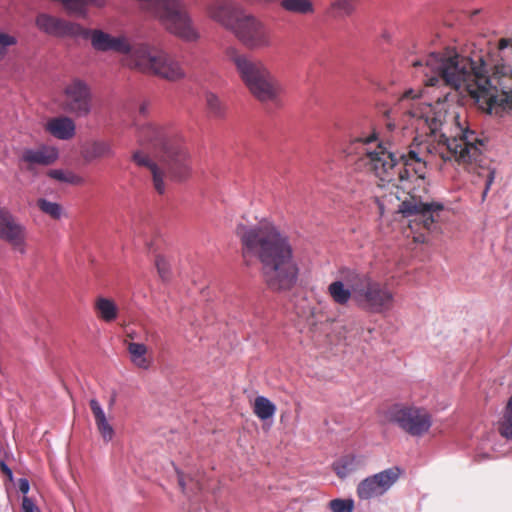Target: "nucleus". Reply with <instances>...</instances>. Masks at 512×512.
<instances>
[{
	"mask_svg": "<svg viewBox=\"0 0 512 512\" xmlns=\"http://www.w3.org/2000/svg\"><path fill=\"white\" fill-rule=\"evenodd\" d=\"M413 66L422 69L427 86L443 83L454 90L464 87L475 105L487 114L501 117L512 111V68L505 63L489 67L481 55L432 53L424 64L418 60Z\"/></svg>",
	"mask_w": 512,
	"mask_h": 512,
	"instance_id": "nucleus-1",
	"label": "nucleus"
},
{
	"mask_svg": "<svg viewBox=\"0 0 512 512\" xmlns=\"http://www.w3.org/2000/svg\"><path fill=\"white\" fill-rule=\"evenodd\" d=\"M446 113L429 106L428 111L421 116L429 130V140L426 143L410 146L407 154L397 156L395 152L379 143L377 148L367 151L370 168L382 182L396 185L410 178V169L418 179L424 180L426 174V160L420 156L422 149L430 155H438L443 161L455 160L464 164H478L481 160L482 141L475 137V133L466 129L460 138L447 137L439 133Z\"/></svg>",
	"mask_w": 512,
	"mask_h": 512,
	"instance_id": "nucleus-2",
	"label": "nucleus"
},
{
	"mask_svg": "<svg viewBox=\"0 0 512 512\" xmlns=\"http://www.w3.org/2000/svg\"><path fill=\"white\" fill-rule=\"evenodd\" d=\"M244 258H257L270 289H290L297 280L298 267L288 237L267 219L250 223L242 219L235 228Z\"/></svg>",
	"mask_w": 512,
	"mask_h": 512,
	"instance_id": "nucleus-3",
	"label": "nucleus"
},
{
	"mask_svg": "<svg viewBox=\"0 0 512 512\" xmlns=\"http://www.w3.org/2000/svg\"><path fill=\"white\" fill-rule=\"evenodd\" d=\"M139 138L155 150L158 162L140 151L134 152L132 159L137 165L151 171L154 188L159 194L165 192V179L184 181L189 177V154L172 130L148 123L139 130Z\"/></svg>",
	"mask_w": 512,
	"mask_h": 512,
	"instance_id": "nucleus-4",
	"label": "nucleus"
},
{
	"mask_svg": "<svg viewBox=\"0 0 512 512\" xmlns=\"http://www.w3.org/2000/svg\"><path fill=\"white\" fill-rule=\"evenodd\" d=\"M229 58L240 80L256 100L261 103L278 101L283 92L282 84L262 60L238 52H232Z\"/></svg>",
	"mask_w": 512,
	"mask_h": 512,
	"instance_id": "nucleus-5",
	"label": "nucleus"
},
{
	"mask_svg": "<svg viewBox=\"0 0 512 512\" xmlns=\"http://www.w3.org/2000/svg\"><path fill=\"white\" fill-rule=\"evenodd\" d=\"M131 68L168 81H178L186 76L182 64L174 55L147 43L135 45Z\"/></svg>",
	"mask_w": 512,
	"mask_h": 512,
	"instance_id": "nucleus-6",
	"label": "nucleus"
},
{
	"mask_svg": "<svg viewBox=\"0 0 512 512\" xmlns=\"http://www.w3.org/2000/svg\"><path fill=\"white\" fill-rule=\"evenodd\" d=\"M93 94L89 84L78 77L71 79L64 87L61 109L76 118H86L93 108Z\"/></svg>",
	"mask_w": 512,
	"mask_h": 512,
	"instance_id": "nucleus-7",
	"label": "nucleus"
},
{
	"mask_svg": "<svg viewBox=\"0 0 512 512\" xmlns=\"http://www.w3.org/2000/svg\"><path fill=\"white\" fill-rule=\"evenodd\" d=\"M387 419L414 437L424 435L432 425L429 412L417 406L394 405L388 410Z\"/></svg>",
	"mask_w": 512,
	"mask_h": 512,
	"instance_id": "nucleus-8",
	"label": "nucleus"
},
{
	"mask_svg": "<svg viewBox=\"0 0 512 512\" xmlns=\"http://www.w3.org/2000/svg\"><path fill=\"white\" fill-rule=\"evenodd\" d=\"M78 37L89 39L92 48L97 52H115L125 55L127 65L131 67L133 52L137 43H130L126 36H113L101 29H86L80 25Z\"/></svg>",
	"mask_w": 512,
	"mask_h": 512,
	"instance_id": "nucleus-9",
	"label": "nucleus"
},
{
	"mask_svg": "<svg viewBox=\"0 0 512 512\" xmlns=\"http://www.w3.org/2000/svg\"><path fill=\"white\" fill-rule=\"evenodd\" d=\"M233 34L248 49L261 50L272 46V32L264 22L246 12Z\"/></svg>",
	"mask_w": 512,
	"mask_h": 512,
	"instance_id": "nucleus-10",
	"label": "nucleus"
},
{
	"mask_svg": "<svg viewBox=\"0 0 512 512\" xmlns=\"http://www.w3.org/2000/svg\"><path fill=\"white\" fill-rule=\"evenodd\" d=\"M393 300V293L387 285L369 278L362 290L357 291L355 302L367 312L383 313L392 307Z\"/></svg>",
	"mask_w": 512,
	"mask_h": 512,
	"instance_id": "nucleus-11",
	"label": "nucleus"
},
{
	"mask_svg": "<svg viewBox=\"0 0 512 512\" xmlns=\"http://www.w3.org/2000/svg\"><path fill=\"white\" fill-rule=\"evenodd\" d=\"M400 474L399 467H390L364 478L357 486V496L365 501L383 496L398 481Z\"/></svg>",
	"mask_w": 512,
	"mask_h": 512,
	"instance_id": "nucleus-12",
	"label": "nucleus"
},
{
	"mask_svg": "<svg viewBox=\"0 0 512 512\" xmlns=\"http://www.w3.org/2000/svg\"><path fill=\"white\" fill-rule=\"evenodd\" d=\"M0 239L21 255L27 253V229L10 211L0 209Z\"/></svg>",
	"mask_w": 512,
	"mask_h": 512,
	"instance_id": "nucleus-13",
	"label": "nucleus"
},
{
	"mask_svg": "<svg viewBox=\"0 0 512 512\" xmlns=\"http://www.w3.org/2000/svg\"><path fill=\"white\" fill-rule=\"evenodd\" d=\"M208 16L226 29L234 32L246 11L230 0H215L207 6Z\"/></svg>",
	"mask_w": 512,
	"mask_h": 512,
	"instance_id": "nucleus-14",
	"label": "nucleus"
},
{
	"mask_svg": "<svg viewBox=\"0 0 512 512\" xmlns=\"http://www.w3.org/2000/svg\"><path fill=\"white\" fill-rule=\"evenodd\" d=\"M442 209L443 205L441 203L422 202L416 197L411 196L409 199L401 202L398 207V212L404 217L414 216L415 220L421 222L426 229H430L435 222L433 213L441 211Z\"/></svg>",
	"mask_w": 512,
	"mask_h": 512,
	"instance_id": "nucleus-15",
	"label": "nucleus"
},
{
	"mask_svg": "<svg viewBox=\"0 0 512 512\" xmlns=\"http://www.w3.org/2000/svg\"><path fill=\"white\" fill-rule=\"evenodd\" d=\"M36 27L43 33L57 37H78L80 24L66 21L48 13H39L35 18Z\"/></svg>",
	"mask_w": 512,
	"mask_h": 512,
	"instance_id": "nucleus-16",
	"label": "nucleus"
},
{
	"mask_svg": "<svg viewBox=\"0 0 512 512\" xmlns=\"http://www.w3.org/2000/svg\"><path fill=\"white\" fill-rule=\"evenodd\" d=\"M58 158V151L54 147L40 146L38 148H25L21 151L19 160L29 168L33 166H47Z\"/></svg>",
	"mask_w": 512,
	"mask_h": 512,
	"instance_id": "nucleus-17",
	"label": "nucleus"
},
{
	"mask_svg": "<svg viewBox=\"0 0 512 512\" xmlns=\"http://www.w3.org/2000/svg\"><path fill=\"white\" fill-rule=\"evenodd\" d=\"M75 129L74 121L67 116L53 118L46 124V130L61 140L72 138L75 134Z\"/></svg>",
	"mask_w": 512,
	"mask_h": 512,
	"instance_id": "nucleus-18",
	"label": "nucleus"
},
{
	"mask_svg": "<svg viewBox=\"0 0 512 512\" xmlns=\"http://www.w3.org/2000/svg\"><path fill=\"white\" fill-rule=\"evenodd\" d=\"M368 279L369 277L365 274L349 267L341 268L336 278L337 281L343 282V285L355 292V298L357 297V291L362 290Z\"/></svg>",
	"mask_w": 512,
	"mask_h": 512,
	"instance_id": "nucleus-19",
	"label": "nucleus"
},
{
	"mask_svg": "<svg viewBox=\"0 0 512 512\" xmlns=\"http://www.w3.org/2000/svg\"><path fill=\"white\" fill-rule=\"evenodd\" d=\"M114 154L112 144L105 140L93 141L82 150V157L88 163L104 157H113Z\"/></svg>",
	"mask_w": 512,
	"mask_h": 512,
	"instance_id": "nucleus-20",
	"label": "nucleus"
},
{
	"mask_svg": "<svg viewBox=\"0 0 512 512\" xmlns=\"http://www.w3.org/2000/svg\"><path fill=\"white\" fill-rule=\"evenodd\" d=\"M365 466V458L358 455H346L334 463V471L340 478H346Z\"/></svg>",
	"mask_w": 512,
	"mask_h": 512,
	"instance_id": "nucleus-21",
	"label": "nucleus"
},
{
	"mask_svg": "<svg viewBox=\"0 0 512 512\" xmlns=\"http://www.w3.org/2000/svg\"><path fill=\"white\" fill-rule=\"evenodd\" d=\"M327 292L333 302L340 306L347 305L351 299L355 300V292L336 279L328 285Z\"/></svg>",
	"mask_w": 512,
	"mask_h": 512,
	"instance_id": "nucleus-22",
	"label": "nucleus"
},
{
	"mask_svg": "<svg viewBox=\"0 0 512 512\" xmlns=\"http://www.w3.org/2000/svg\"><path fill=\"white\" fill-rule=\"evenodd\" d=\"M95 310L98 317L106 322H112L118 317V307L109 298L98 297L95 301Z\"/></svg>",
	"mask_w": 512,
	"mask_h": 512,
	"instance_id": "nucleus-23",
	"label": "nucleus"
},
{
	"mask_svg": "<svg viewBox=\"0 0 512 512\" xmlns=\"http://www.w3.org/2000/svg\"><path fill=\"white\" fill-rule=\"evenodd\" d=\"M204 100L207 112L210 117L215 119H223L226 116V104L217 94L211 91H207L204 94Z\"/></svg>",
	"mask_w": 512,
	"mask_h": 512,
	"instance_id": "nucleus-24",
	"label": "nucleus"
},
{
	"mask_svg": "<svg viewBox=\"0 0 512 512\" xmlns=\"http://www.w3.org/2000/svg\"><path fill=\"white\" fill-rule=\"evenodd\" d=\"M280 5L292 14L307 15L314 12V5L310 0H281Z\"/></svg>",
	"mask_w": 512,
	"mask_h": 512,
	"instance_id": "nucleus-25",
	"label": "nucleus"
},
{
	"mask_svg": "<svg viewBox=\"0 0 512 512\" xmlns=\"http://www.w3.org/2000/svg\"><path fill=\"white\" fill-rule=\"evenodd\" d=\"M128 351L133 364L142 369L149 368V361L146 358L147 347L145 344L130 342L128 344Z\"/></svg>",
	"mask_w": 512,
	"mask_h": 512,
	"instance_id": "nucleus-26",
	"label": "nucleus"
},
{
	"mask_svg": "<svg viewBox=\"0 0 512 512\" xmlns=\"http://www.w3.org/2000/svg\"><path fill=\"white\" fill-rule=\"evenodd\" d=\"M276 411V406L266 397L258 396L254 402V413L261 420L271 418Z\"/></svg>",
	"mask_w": 512,
	"mask_h": 512,
	"instance_id": "nucleus-27",
	"label": "nucleus"
},
{
	"mask_svg": "<svg viewBox=\"0 0 512 512\" xmlns=\"http://www.w3.org/2000/svg\"><path fill=\"white\" fill-rule=\"evenodd\" d=\"M499 431L503 437L512 439V395L510 396L505 407L503 418L500 422Z\"/></svg>",
	"mask_w": 512,
	"mask_h": 512,
	"instance_id": "nucleus-28",
	"label": "nucleus"
},
{
	"mask_svg": "<svg viewBox=\"0 0 512 512\" xmlns=\"http://www.w3.org/2000/svg\"><path fill=\"white\" fill-rule=\"evenodd\" d=\"M39 209L54 219H60L63 214V209L60 204L51 202L45 198H40L37 201Z\"/></svg>",
	"mask_w": 512,
	"mask_h": 512,
	"instance_id": "nucleus-29",
	"label": "nucleus"
},
{
	"mask_svg": "<svg viewBox=\"0 0 512 512\" xmlns=\"http://www.w3.org/2000/svg\"><path fill=\"white\" fill-rule=\"evenodd\" d=\"M472 171L477 173L479 177H483L485 179V188L483 190V198H485L492 183L495 180L496 171L494 168L490 166L484 167L481 164L476 166L475 168H472Z\"/></svg>",
	"mask_w": 512,
	"mask_h": 512,
	"instance_id": "nucleus-30",
	"label": "nucleus"
},
{
	"mask_svg": "<svg viewBox=\"0 0 512 512\" xmlns=\"http://www.w3.org/2000/svg\"><path fill=\"white\" fill-rule=\"evenodd\" d=\"M49 176L55 180L60 182L69 183V184H80L82 183V179L72 172H65L61 169H54L49 171Z\"/></svg>",
	"mask_w": 512,
	"mask_h": 512,
	"instance_id": "nucleus-31",
	"label": "nucleus"
},
{
	"mask_svg": "<svg viewBox=\"0 0 512 512\" xmlns=\"http://www.w3.org/2000/svg\"><path fill=\"white\" fill-rule=\"evenodd\" d=\"M329 508L332 512H352L354 500L351 498H337L329 502Z\"/></svg>",
	"mask_w": 512,
	"mask_h": 512,
	"instance_id": "nucleus-32",
	"label": "nucleus"
},
{
	"mask_svg": "<svg viewBox=\"0 0 512 512\" xmlns=\"http://www.w3.org/2000/svg\"><path fill=\"white\" fill-rule=\"evenodd\" d=\"M155 265L161 280L164 282L168 281L171 276V266L169 261L163 256H157Z\"/></svg>",
	"mask_w": 512,
	"mask_h": 512,
	"instance_id": "nucleus-33",
	"label": "nucleus"
},
{
	"mask_svg": "<svg viewBox=\"0 0 512 512\" xmlns=\"http://www.w3.org/2000/svg\"><path fill=\"white\" fill-rule=\"evenodd\" d=\"M331 6L341 15H351L355 9L353 0H335Z\"/></svg>",
	"mask_w": 512,
	"mask_h": 512,
	"instance_id": "nucleus-34",
	"label": "nucleus"
},
{
	"mask_svg": "<svg viewBox=\"0 0 512 512\" xmlns=\"http://www.w3.org/2000/svg\"><path fill=\"white\" fill-rule=\"evenodd\" d=\"M345 332L349 337L356 338L364 332V328L357 319H352L346 326H344Z\"/></svg>",
	"mask_w": 512,
	"mask_h": 512,
	"instance_id": "nucleus-35",
	"label": "nucleus"
},
{
	"mask_svg": "<svg viewBox=\"0 0 512 512\" xmlns=\"http://www.w3.org/2000/svg\"><path fill=\"white\" fill-rule=\"evenodd\" d=\"M97 428L105 441H110L113 438L114 430L109 424L108 420H102L96 423Z\"/></svg>",
	"mask_w": 512,
	"mask_h": 512,
	"instance_id": "nucleus-36",
	"label": "nucleus"
},
{
	"mask_svg": "<svg viewBox=\"0 0 512 512\" xmlns=\"http://www.w3.org/2000/svg\"><path fill=\"white\" fill-rule=\"evenodd\" d=\"M89 404H90V408L92 410V413L94 415L96 423L107 419L103 408L101 407L100 403L96 399H91Z\"/></svg>",
	"mask_w": 512,
	"mask_h": 512,
	"instance_id": "nucleus-37",
	"label": "nucleus"
},
{
	"mask_svg": "<svg viewBox=\"0 0 512 512\" xmlns=\"http://www.w3.org/2000/svg\"><path fill=\"white\" fill-rule=\"evenodd\" d=\"M17 43V39L4 32H0V54H4L5 50L9 46H13Z\"/></svg>",
	"mask_w": 512,
	"mask_h": 512,
	"instance_id": "nucleus-38",
	"label": "nucleus"
},
{
	"mask_svg": "<svg viewBox=\"0 0 512 512\" xmlns=\"http://www.w3.org/2000/svg\"><path fill=\"white\" fill-rule=\"evenodd\" d=\"M22 512H40V511L35 506L34 502L30 498L25 496L22 501Z\"/></svg>",
	"mask_w": 512,
	"mask_h": 512,
	"instance_id": "nucleus-39",
	"label": "nucleus"
},
{
	"mask_svg": "<svg viewBox=\"0 0 512 512\" xmlns=\"http://www.w3.org/2000/svg\"><path fill=\"white\" fill-rule=\"evenodd\" d=\"M29 489H30V484H29V481L28 479L26 478H20L18 480V490L26 495L28 492H29Z\"/></svg>",
	"mask_w": 512,
	"mask_h": 512,
	"instance_id": "nucleus-40",
	"label": "nucleus"
},
{
	"mask_svg": "<svg viewBox=\"0 0 512 512\" xmlns=\"http://www.w3.org/2000/svg\"><path fill=\"white\" fill-rule=\"evenodd\" d=\"M0 469L10 481L13 480V472L4 461H0Z\"/></svg>",
	"mask_w": 512,
	"mask_h": 512,
	"instance_id": "nucleus-41",
	"label": "nucleus"
},
{
	"mask_svg": "<svg viewBox=\"0 0 512 512\" xmlns=\"http://www.w3.org/2000/svg\"><path fill=\"white\" fill-rule=\"evenodd\" d=\"M106 4L105 0H84V7L87 9L88 5H93L98 8L104 7Z\"/></svg>",
	"mask_w": 512,
	"mask_h": 512,
	"instance_id": "nucleus-42",
	"label": "nucleus"
},
{
	"mask_svg": "<svg viewBox=\"0 0 512 512\" xmlns=\"http://www.w3.org/2000/svg\"><path fill=\"white\" fill-rule=\"evenodd\" d=\"M512 44H511V40L508 39V38H502L499 40L498 42V49L499 50H504L508 47H510Z\"/></svg>",
	"mask_w": 512,
	"mask_h": 512,
	"instance_id": "nucleus-43",
	"label": "nucleus"
},
{
	"mask_svg": "<svg viewBox=\"0 0 512 512\" xmlns=\"http://www.w3.org/2000/svg\"><path fill=\"white\" fill-rule=\"evenodd\" d=\"M177 473H178V483H179V486L181 487V489L183 490V492H186L187 489L192 490L193 489L192 487L187 488V484L184 480V476L180 472H177Z\"/></svg>",
	"mask_w": 512,
	"mask_h": 512,
	"instance_id": "nucleus-44",
	"label": "nucleus"
},
{
	"mask_svg": "<svg viewBox=\"0 0 512 512\" xmlns=\"http://www.w3.org/2000/svg\"><path fill=\"white\" fill-rule=\"evenodd\" d=\"M403 97L415 99L419 97V94L415 92L413 89H409L404 93Z\"/></svg>",
	"mask_w": 512,
	"mask_h": 512,
	"instance_id": "nucleus-45",
	"label": "nucleus"
},
{
	"mask_svg": "<svg viewBox=\"0 0 512 512\" xmlns=\"http://www.w3.org/2000/svg\"><path fill=\"white\" fill-rule=\"evenodd\" d=\"M148 107H149V104L147 102L141 103L139 106V113L141 115H146L148 112Z\"/></svg>",
	"mask_w": 512,
	"mask_h": 512,
	"instance_id": "nucleus-46",
	"label": "nucleus"
},
{
	"mask_svg": "<svg viewBox=\"0 0 512 512\" xmlns=\"http://www.w3.org/2000/svg\"><path fill=\"white\" fill-rule=\"evenodd\" d=\"M415 240L418 241V242H423L424 241L422 236L416 237Z\"/></svg>",
	"mask_w": 512,
	"mask_h": 512,
	"instance_id": "nucleus-47",
	"label": "nucleus"
}]
</instances>
